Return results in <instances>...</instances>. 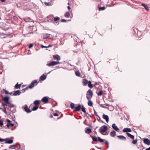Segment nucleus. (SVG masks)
I'll list each match as a JSON object with an SVG mask.
<instances>
[{
    "mask_svg": "<svg viewBox=\"0 0 150 150\" xmlns=\"http://www.w3.org/2000/svg\"><path fill=\"white\" fill-rule=\"evenodd\" d=\"M93 96V93L90 89H89L86 93V98L88 100L91 98Z\"/></svg>",
    "mask_w": 150,
    "mask_h": 150,
    "instance_id": "1",
    "label": "nucleus"
},
{
    "mask_svg": "<svg viewBox=\"0 0 150 150\" xmlns=\"http://www.w3.org/2000/svg\"><path fill=\"white\" fill-rule=\"evenodd\" d=\"M38 84V82L36 80H34L32 81L31 83L28 86L29 88L30 89H32L34 86L37 85Z\"/></svg>",
    "mask_w": 150,
    "mask_h": 150,
    "instance_id": "2",
    "label": "nucleus"
},
{
    "mask_svg": "<svg viewBox=\"0 0 150 150\" xmlns=\"http://www.w3.org/2000/svg\"><path fill=\"white\" fill-rule=\"evenodd\" d=\"M22 108L23 109L24 111L27 113H29L32 111V110L28 108V105L26 104H25L24 106H23Z\"/></svg>",
    "mask_w": 150,
    "mask_h": 150,
    "instance_id": "3",
    "label": "nucleus"
},
{
    "mask_svg": "<svg viewBox=\"0 0 150 150\" xmlns=\"http://www.w3.org/2000/svg\"><path fill=\"white\" fill-rule=\"evenodd\" d=\"M101 128H102L101 129V131L102 132H105L107 129V127L105 125H103L101 127H100V129L99 130V132H100V129Z\"/></svg>",
    "mask_w": 150,
    "mask_h": 150,
    "instance_id": "4",
    "label": "nucleus"
},
{
    "mask_svg": "<svg viewBox=\"0 0 150 150\" xmlns=\"http://www.w3.org/2000/svg\"><path fill=\"white\" fill-rule=\"evenodd\" d=\"M3 38L5 42L8 43L10 42V38L9 36H5Z\"/></svg>",
    "mask_w": 150,
    "mask_h": 150,
    "instance_id": "5",
    "label": "nucleus"
},
{
    "mask_svg": "<svg viewBox=\"0 0 150 150\" xmlns=\"http://www.w3.org/2000/svg\"><path fill=\"white\" fill-rule=\"evenodd\" d=\"M21 93V92L19 90L15 91L13 94V95L14 96H16L20 95Z\"/></svg>",
    "mask_w": 150,
    "mask_h": 150,
    "instance_id": "6",
    "label": "nucleus"
},
{
    "mask_svg": "<svg viewBox=\"0 0 150 150\" xmlns=\"http://www.w3.org/2000/svg\"><path fill=\"white\" fill-rule=\"evenodd\" d=\"M9 98L7 96L2 98L3 100L5 102V103H10L9 102Z\"/></svg>",
    "mask_w": 150,
    "mask_h": 150,
    "instance_id": "7",
    "label": "nucleus"
},
{
    "mask_svg": "<svg viewBox=\"0 0 150 150\" xmlns=\"http://www.w3.org/2000/svg\"><path fill=\"white\" fill-rule=\"evenodd\" d=\"M42 101L45 103H47L48 101V97L47 96L44 97L42 99Z\"/></svg>",
    "mask_w": 150,
    "mask_h": 150,
    "instance_id": "8",
    "label": "nucleus"
},
{
    "mask_svg": "<svg viewBox=\"0 0 150 150\" xmlns=\"http://www.w3.org/2000/svg\"><path fill=\"white\" fill-rule=\"evenodd\" d=\"M143 142L144 143L148 145H150V141L147 138L145 139L144 140Z\"/></svg>",
    "mask_w": 150,
    "mask_h": 150,
    "instance_id": "9",
    "label": "nucleus"
},
{
    "mask_svg": "<svg viewBox=\"0 0 150 150\" xmlns=\"http://www.w3.org/2000/svg\"><path fill=\"white\" fill-rule=\"evenodd\" d=\"M102 117L103 118L105 119L106 121L108 122L109 120V118L108 116L106 115L103 114L102 115Z\"/></svg>",
    "mask_w": 150,
    "mask_h": 150,
    "instance_id": "10",
    "label": "nucleus"
},
{
    "mask_svg": "<svg viewBox=\"0 0 150 150\" xmlns=\"http://www.w3.org/2000/svg\"><path fill=\"white\" fill-rule=\"evenodd\" d=\"M6 139H7L6 140V141L5 142V144H11L13 142V140L12 139H10L9 138H7Z\"/></svg>",
    "mask_w": 150,
    "mask_h": 150,
    "instance_id": "11",
    "label": "nucleus"
},
{
    "mask_svg": "<svg viewBox=\"0 0 150 150\" xmlns=\"http://www.w3.org/2000/svg\"><path fill=\"white\" fill-rule=\"evenodd\" d=\"M112 127L113 129L116 131H117L119 130V128L117 127L115 123L112 124Z\"/></svg>",
    "mask_w": 150,
    "mask_h": 150,
    "instance_id": "12",
    "label": "nucleus"
},
{
    "mask_svg": "<svg viewBox=\"0 0 150 150\" xmlns=\"http://www.w3.org/2000/svg\"><path fill=\"white\" fill-rule=\"evenodd\" d=\"M131 131L130 128H125L123 130V132H125L128 133L127 132H130Z\"/></svg>",
    "mask_w": 150,
    "mask_h": 150,
    "instance_id": "13",
    "label": "nucleus"
},
{
    "mask_svg": "<svg viewBox=\"0 0 150 150\" xmlns=\"http://www.w3.org/2000/svg\"><path fill=\"white\" fill-rule=\"evenodd\" d=\"M53 57L55 59H57V60H59L61 59L60 57L58 54L53 55Z\"/></svg>",
    "mask_w": 150,
    "mask_h": 150,
    "instance_id": "14",
    "label": "nucleus"
},
{
    "mask_svg": "<svg viewBox=\"0 0 150 150\" xmlns=\"http://www.w3.org/2000/svg\"><path fill=\"white\" fill-rule=\"evenodd\" d=\"M18 144L17 143H16L15 145H10V146L9 147V149H14L15 148H18V147L17 146H18Z\"/></svg>",
    "mask_w": 150,
    "mask_h": 150,
    "instance_id": "15",
    "label": "nucleus"
},
{
    "mask_svg": "<svg viewBox=\"0 0 150 150\" xmlns=\"http://www.w3.org/2000/svg\"><path fill=\"white\" fill-rule=\"evenodd\" d=\"M117 137L119 139L123 140H125L126 139V138L123 135H119L117 136Z\"/></svg>",
    "mask_w": 150,
    "mask_h": 150,
    "instance_id": "16",
    "label": "nucleus"
},
{
    "mask_svg": "<svg viewBox=\"0 0 150 150\" xmlns=\"http://www.w3.org/2000/svg\"><path fill=\"white\" fill-rule=\"evenodd\" d=\"M126 134L127 136L130 137L131 139H134V135H132L130 133H127Z\"/></svg>",
    "mask_w": 150,
    "mask_h": 150,
    "instance_id": "17",
    "label": "nucleus"
},
{
    "mask_svg": "<svg viewBox=\"0 0 150 150\" xmlns=\"http://www.w3.org/2000/svg\"><path fill=\"white\" fill-rule=\"evenodd\" d=\"M81 105L80 104H79L75 108V111H77L80 110L81 109Z\"/></svg>",
    "mask_w": 150,
    "mask_h": 150,
    "instance_id": "18",
    "label": "nucleus"
},
{
    "mask_svg": "<svg viewBox=\"0 0 150 150\" xmlns=\"http://www.w3.org/2000/svg\"><path fill=\"white\" fill-rule=\"evenodd\" d=\"M110 135L112 137H114L116 135V132L113 130L110 132Z\"/></svg>",
    "mask_w": 150,
    "mask_h": 150,
    "instance_id": "19",
    "label": "nucleus"
},
{
    "mask_svg": "<svg viewBox=\"0 0 150 150\" xmlns=\"http://www.w3.org/2000/svg\"><path fill=\"white\" fill-rule=\"evenodd\" d=\"M88 80L86 79H83V84L84 86H86L88 84Z\"/></svg>",
    "mask_w": 150,
    "mask_h": 150,
    "instance_id": "20",
    "label": "nucleus"
},
{
    "mask_svg": "<svg viewBox=\"0 0 150 150\" xmlns=\"http://www.w3.org/2000/svg\"><path fill=\"white\" fill-rule=\"evenodd\" d=\"M47 66H52L55 65V61H52L50 62L49 63L47 64Z\"/></svg>",
    "mask_w": 150,
    "mask_h": 150,
    "instance_id": "21",
    "label": "nucleus"
},
{
    "mask_svg": "<svg viewBox=\"0 0 150 150\" xmlns=\"http://www.w3.org/2000/svg\"><path fill=\"white\" fill-rule=\"evenodd\" d=\"M46 78V75H45L44 74L40 76V79L42 81H44Z\"/></svg>",
    "mask_w": 150,
    "mask_h": 150,
    "instance_id": "22",
    "label": "nucleus"
},
{
    "mask_svg": "<svg viewBox=\"0 0 150 150\" xmlns=\"http://www.w3.org/2000/svg\"><path fill=\"white\" fill-rule=\"evenodd\" d=\"M40 101L39 100H35L34 102V104L35 105L38 106L40 104Z\"/></svg>",
    "mask_w": 150,
    "mask_h": 150,
    "instance_id": "23",
    "label": "nucleus"
},
{
    "mask_svg": "<svg viewBox=\"0 0 150 150\" xmlns=\"http://www.w3.org/2000/svg\"><path fill=\"white\" fill-rule=\"evenodd\" d=\"M50 34L48 33H45L44 35V38L46 39L49 38L50 36Z\"/></svg>",
    "mask_w": 150,
    "mask_h": 150,
    "instance_id": "24",
    "label": "nucleus"
},
{
    "mask_svg": "<svg viewBox=\"0 0 150 150\" xmlns=\"http://www.w3.org/2000/svg\"><path fill=\"white\" fill-rule=\"evenodd\" d=\"M91 132V130L90 128H87L85 131V132L87 134H89Z\"/></svg>",
    "mask_w": 150,
    "mask_h": 150,
    "instance_id": "25",
    "label": "nucleus"
},
{
    "mask_svg": "<svg viewBox=\"0 0 150 150\" xmlns=\"http://www.w3.org/2000/svg\"><path fill=\"white\" fill-rule=\"evenodd\" d=\"M141 5L143 6L146 10L148 11L149 10V8L145 4H142Z\"/></svg>",
    "mask_w": 150,
    "mask_h": 150,
    "instance_id": "26",
    "label": "nucleus"
},
{
    "mask_svg": "<svg viewBox=\"0 0 150 150\" xmlns=\"http://www.w3.org/2000/svg\"><path fill=\"white\" fill-rule=\"evenodd\" d=\"M21 86V84H18V83H17L15 85V87L16 89H18L20 88Z\"/></svg>",
    "mask_w": 150,
    "mask_h": 150,
    "instance_id": "27",
    "label": "nucleus"
},
{
    "mask_svg": "<svg viewBox=\"0 0 150 150\" xmlns=\"http://www.w3.org/2000/svg\"><path fill=\"white\" fill-rule=\"evenodd\" d=\"M82 111L85 113V114H86V111L85 108L83 105H82L81 107Z\"/></svg>",
    "mask_w": 150,
    "mask_h": 150,
    "instance_id": "28",
    "label": "nucleus"
},
{
    "mask_svg": "<svg viewBox=\"0 0 150 150\" xmlns=\"http://www.w3.org/2000/svg\"><path fill=\"white\" fill-rule=\"evenodd\" d=\"M88 86L90 88H92L93 87V86L91 82L90 81H89L88 82Z\"/></svg>",
    "mask_w": 150,
    "mask_h": 150,
    "instance_id": "29",
    "label": "nucleus"
},
{
    "mask_svg": "<svg viewBox=\"0 0 150 150\" xmlns=\"http://www.w3.org/2000/svg\"><path fill=\"white\" fill-rule=\"evenodd\" d=\"M9 110L12 113H14L16 112V109L15 108H10Z\"/></svg>",
    "mask_w": 150,
    "mask_h": 150,
    "instance_id": "30",
    "label": "nucleus"
},
{
    "mask_svg": "<svg viewBox=\"0 0 150 150\" xmlns=\"http://www.w3.org/2000/svg\"><path fill=\"white\" fill-rule=\"evenodd\" d=\"M88 105L90 106H91L93 105V103L90 100H88Z\"/></svg>",
    "mask_w": 150,
    "mask_h": 150,
    "instance_id": "31",
    "label": "nucleus"
},
{
    "mask_svg": "<svg viewBox=\"0 0 150 150\" xmlns=\"http://www.w3.org/2000/svg\"><path fill=\"white\" fill-rule=\"evenodd\" d=\"M38 106L35 105V106H34L33 107V108H32V111H35L36 110L38 109Z\"/></svg>",
    "mask_w": 150,
    "mask_h": 150,
    "instance_id": "32",
    "label": "nucleus"
},
{
    "mask_svg": "<svg viewBox=\"0 0 150 150\" xmlns=\"http://www.w3.org/2000/svg\"><path fill=\"white\" fill-rule=\"evenodd\" d=\"M70 14L69 12H66L64 15V16L66 18H68L69 17Z\"/></svg>",
    "mask_w": 150,
    "mask_h": 150,
    "instance_id": "33",
    "label": "nucleus"
},
{
    "mask_svg": "<svg viewBox=\"0 0 150 150\" xmlns=\"http://www.w3.org/2000/svg\"><path fill=\"white\" fill-rule=\"evenodd\" d=\"M75 104L74 103H71L70 104V106L71 108L72 109H73L75 108Z\"/></svg>",
    "mask_w": 150,
    "mask_h": 150,
    "instance_id": "34",
    "label": "nucleus"
},
{
    "mask_svg": "<svg viewBox=\"0 0 150 150\" xmlns=\"http://www.w3.org/2000/svg\"><path fill=\"white\" fill-rule=\"evenodd\" d=\"M53 18L55 22L59 21L60 19V18L58 17H54Z\"/></svg>",
    "mask_w": 150,
    "mask_h": 150,
    "instance_id": "35",
    "label": "nucleus"
},
{
    "mask_svg": "<svg viewBox=\"0 0 150 150\" xmlns=\"http://www.w3.org/2000/svg\"><path fill=\"white\" fill-rule=\"evenodd\" d=\"M30 20H31V19L30 18H25L24 19V21L26 22H31V21H30Z\"/></svg>",
    "mask_w": 150,
    "mask_h": 150,
    "instance_id": "36",
    "label": "nucleus"
},
{
    "mask_svg": "<svg viewBox=\"0 0 150 150\" xmlns=\"http://www.w3.org/2000/svg\"><path fill=\"white\" fill-rule=\"evenodd\" d=\"M92 140L94 142H97L98 141V140L97 137H96L94 136L93 137Z\"/></svg>",
    "mask_w": 150,
    "mask_h": 150,
    "instance_id": "37",
    "label": "nucleus"
},
{
    "mask_svg": "<svg viewBox=\"0 0 150 150\" xmlns=\"http://www.w3.org/2000/svg\"><path fill=\"white\" fill-rule=\"evenodd\" d=\"M98 141H99V142H104V139H101L99 137H98Z\"/></svg>",
    "mask_w": 150,
    "mask_h": 150,
    "instance_id": "38",
    "label": "nucleus"
},
{
    "mask_svg": "<svg viewBox=\"0 0 150 150\" xmlns=\"http://www.w3.org/2000/svg\"><path fill=\"white\" fill-rule=\"evenodd\" d=\"M3 126V120L2 119L0 120V127H2Z\"/></svg>",
    "mask_w": 150,
    "mask_h": 150,
    "instance_id": "39",
    "label": "nucleus"
},
{
    "mask_svg": "<svg viewBox=\"0 0 150 150\" xmlns=\"http://www.w3.org/2000/svg\"><path fill=\"white\" fill-rule=\"evenodd\" d=\"M105 8V6H103L102 7H99V10L100 11L103 10Z\"/></svg>",
    "mask_w": 150,
    "mask_h": 150,
    "instance_id": "40",
    "label": "nucleus"
},
{
    "mask_svg": "<svg viewBox=\"0 0 150 150\" xmlns=\"http://www.w3.org/2000/svg\"><path fill=\"white\" fill-rule=\"evenodd\" d=\"M75 75L76 76H79L81 74L79 71H76L75 72Z\"/></svg>",
    "mask_w": 150,
    "mask_h": 150,
    "instance_id": "41",
    "label": "nucleus"
},
{
    "mask_svg": "<svg viewBox=\"0 0 150 150\" xmlns=\"http://www.w3.org/2000/svg\"><path fill=\"white\" fill-rule=\"evenodd\" d=\"M29 88V87L28 86L27 87H26L25 88H24L21 91H22L23 93L27 89H28Z\"/></svg>",
    "mask_w": 150,
    "mask_h": 150,
    "instance_id": "42",
    "label": "nucleus"
},
{
    "mask_svg": "<svg viewBox=\"0 0 150 150\" xmlns=\"http://www.w3.org/2000/svg\"><path fill=\"white\" fill-rule=\"evenodd\" d=\"M102 91L101 90L99 91V92L97 93V94L98 96H101L102 95Z\"/></svg>",
    "mask_w": 150,
    "mask_h": 150,
    "instance_id": "43",
    "label": "nucleus"
},
{
    "mask_svg": "<svg viewBox=\"0 0 150 150\" xmlns=\"http://www.w3.org/2000/svg\"><path fill=\"white\" fill-rule=\"evenodd\" d=\"M4 103L2 102V105L4 107H5V106H6L8 104H10V103Z\"/></svg>",
    "mask_w": 150,
    "mask_h": 150,
    "instance_id": "44",
    "label": "nucleus"
},
{
    "mask_svg": "<svg viewBox=\"0 0 150 150\" xmlns=\"http://www.w3.org/2000/svg\"><path fill=\"white\" fill-rule=\"evenodd\" d=\"M137 139H136L135 140H133L132 141V142L134 144H137Z\"/></svg>",
    "mask_w": 150,
    "mask_h": 150,
    "instance_id": "45",
    "label": "nucleus"
},
{
    "mask_svg": "<svg viewBox=\"0 0 150 150\" xmlns=\"http://www.w3.org/2000/svg\"><path fill=\"white\" fill-rule=\"evenodd\" d=\"M2 111L4 113H6V114H7V112L6 111V108L5 107H4V109L2 110Z\"/></svg>",
    "mask_w": 150,
    "mask_h": 150,
    "instance_id": "46",
    "label": "nucleus"
},
{
    "mask_svg": "<svg viewBox=\"0 0 150 150\" xmlns=\"http://www.w3.org/2000/svg\"><path fill=\"white\" fill-rule=\"evenodd\" d=\"M71 21V20H66L63 19H62V20H61L60 21L61 22H66V21Z\"/></svg>",
    "mask_w": 150,
    "mask_h": 150,
    "instance_id": "47",
    "label": "nucleus"
},
{
    "mask_svg": "<svg viewBox=\"0 0 150 150\" xmlns=\"http://www.w3.org/2000/svg\"><path fill=\"white\" fill-rule=\"evenodd\" d=\"M10 104H11V105H8V107L10 108H14V106H15L14 105H13V104H11V103H10Z\"/></svg>",
    "mask_w": 150,
    "mask_h": 150,
    "instance_id": "48",
    "label": "nucleus"
},
{
    "mask_svg": "<svg viewBox=\"0 0 150 150\" xmlns=\"http://www.w3.org/2000/svg\"><path fill=\"white\" fill-rule=\"evenodd\" d=\"M44 3L45 5H46V6H49L51 5V4L49 2H45Z\"/></svg>",
    "mask_w": 150,
    "mask_h": 150,
    "instance_id": "49",
    "label": "nucleus"
},
{
    "mask_svg": "<svg viewBox=\"0 0 150 150\" xmlns=\"http://www.w3.org/2000/svg\"><path fill=\"white\" fill-rule=\"evenodd\" d=\"M7 139H2L1 138H0V142H3L5 141H6Z\"/></svg>",
    "mask_w": 150,
    "mask_h": 150,
    "instance_id": "50",
    "label": "nucleus"
},
{
    "mask_svg": "<svg viewBox=\"0 0 150 150\" xmlns=\"http://www.w3.org/2000/svg\"><path fill=\"white\" fill-rule=\"evenodd\" d=\"M93 110H94V114L95 115L97 116H98V115L97 113L96 112L95 110L94 109Z\"/></svg>",
    "mask_w": 150,
    "mask_h": 150,
    "instance_id": "51",
    "label": "nucleus"
},
{
    "mask_svg": "<svg viewBox=\"0 0 150 150\" xmlns=\"http://www.w3.org/2000/svg\"><path fill=\"white\" fill-rule=\"evenodd\" d=\"M33 46V45L32 44H29L28 47L30 48H32Z\"/></svg>",
    "mask_w": 150,
    "mask_h": 150,
    "instance_id": "52",
    "label": "nucleus"
},
{
    "mask_svg": "<svg viewBox=\"0 0 150 150\" xmlns=\"http://www.w3.org/2000/svg\"><path fill=\"white\" fill-rule=\"evenodd\" d=\"M41 46L42 48H48V47L44 46L42 45H41Z\"/></svg>",
    "mask_w": 150,
    "mask_h": 150,
    "instance_id": "53",
    "label": "nucleus"
},
{
    "mask_svg": "<svg viewBox=\"0 0 150 150\" xmlns=\"http://www.w3.org/2000/svg\"><path fill=\"white\" fill-rule=\"evenodd\" d=\"M104 104H101L100 105V107H102V108H106V107H105V106H104Z\"/></svg>",
    "mask_w": 150,
    "mask_h": 150,
    "instance_id": "54",
    "label": "nucleus"
},
{
    "mask_svg": "<svg viewBox=\"0 0 150 150\" xmlns=\"http://www.w3.org/2000/svg\"><path fill=\"white\" fill-rule=\"evenodd\" d=\"M6 122H8V123H10L11 122V121L7 119L6 120Z\"/></svg>",
    "mask_w": 150,
    "mask_h": 150,
    "instance_id": "55",
    "label": "nucleus"
},
{
    "mask_svg": "<svg viewBox=\"0 0 150 150\" xmlns=\"http://www.w3.org/2000/svg\"><path fill=\"white\" fill-rule=\"evenodd\" d=\"M5 93L6 94H9V93L8 92V91H7L6 90L5 91Z\"/></svg>",
    "mask_w": 150,
    "mask_h": 150,
    "instance_id": "56",
    "label": "nucleus"
},
{
    "mask_svg": "<svg viewBox=\"0 0 150 150\" xmlns=\"http://www.w3.org/2000/svg\"><path fill=\"white\" fill-rule=\"evenodd\" d=\"M54 115L55 116H58V114L57 113H54Z\"/></svg>",
    "mask_w": 150,
    "mask_h": 150,
    "instance_id": "57",
    "label": "nucleus"
},
{
    "mask_svg": "<svg viewBox=\"0 0 150 150\" xmlns=\"http://www.w3.org/2000/svg\"><path fill=\"white\" fill-rule=\"evenodd\" d=\"M10 126H11L12 127H13L14 126V124L13 123H11V122L10 123Z\"/></svg>",
    "mask_w": 150,
    "mask_h": 150,
    "instance_id": "58",
    "label": "nucleus"
},
{
    "mask_svg": "<svg viewBox=\"0 0 150 150\" xmlns=\"http://www.w3.org/2000/svg\"><path fill=\"white\" fill-rule=\"evenodd\" d=\"M60 63L59 62H56L55 61V65L58 64H59Z\"/></svg>",
    "mask_w": 150,
    "mask_h": 150,
    "instance_id": "59",
    "label": "nucleus"
},
{
    "mask_svg": "<svg viewBox=\"0 0 150 150\" xmlns=\"http://www.w3.org/2000/svg\"><path fill=\"white\" fill-rule=\"evenodd\" d=\"M98 117V119H97L99 121V122H100V120H100V117L98 116H97Z\"/></svg>",
    "mask_w": 150,
    "mask_h": 150,
    "instance_id": "60",
    "label": "nucleus"
},
{
    "mask_svg": "<svg viewBox=\"0 0 150 150\" xmlns=\"http://www.w3.org/2000/svg\"><path fill=\"white\" fill-rule=\"evenodd\" d=\"M10 126V123H8L6 125V126L7 127H8Z\"/></svg>",
    "mask_w": 150,
    "mask_h": 150,
    "instance_id": "61",
    "label": "nucleus"
},
{
    "mask_svg": "<svg viewBox=\"0 0 150 150\" xmlns=\"http://www.w3.org/2000/svg\"><path fill=\"white\" fill-rule=\"evenodd\" d=\"M104 143L106 144H108L109 143H108V142L107 141H106Z\"/></svg>",
    "mask_w": 150,
    "mask_h": 150,
    "instance_id": "62",
    "label": "nucleus"
},
{
    "mask_svg": "<svg viewBox=\"0 0 150 150\" xmlns=\"http://www.w3.org/2000/svg\"><path fill=\"white\" fill-rule=\"evenodd\" d=\"M6 0H0V1L2 2H4Z\"/></svg>",
    "mask_w": 150,
    "mask_h": 150,
    "instance_id": "63",
    "label": "nucleus"
},
{
    "mask_svg": "<svg viewBox=\"0 0 150 150\" xmlns=\"http://www.w3.org/2000/svg\"><path fill=\"white\" fill-rule=\"evenodd\" d=\"M145 150H150V147L149 148L146 149Z\"/></svg>",
    "mask_w": 150,
    "mask_h": 150,
    "instance_id": "64",
    "label": "nucleus"
}]
</instances>
